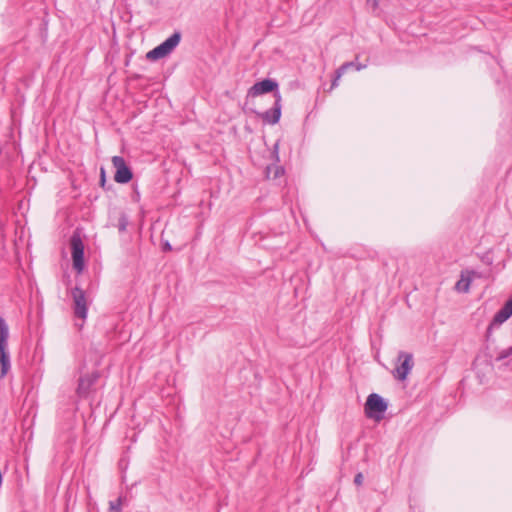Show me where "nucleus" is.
Wrapping results in <instances>:
<instances>
[{
    "label": "nucleus",
    "mask_w": 512,
    "mask_h": 512,
    "mask_svg": "<svg viewBox=\"0 0 512 512\" xmlns=\"http://www.w3.org/2000/svg\"><path fill=\"white\" fill-rule=\"evenodd\" d=\"M181 35L178 32L172 34L163 43L149 51L146 55L147 59L155 61L170 54L173 49L179 44Z\"/></svg>",
    "instance_id": "nucleus-1"
},
{
    "label": "nucleus",
    "mask_w": 512,
    "mask_h": 512,
    "mask_svg": "<svg viewBox=\"0 0 512 512\" xmlns=\"http://www.w3.org/2000/svg\"><path fill=\"white\" fill-rule=\"evenodd\" d=\"M386 409L387 403L378 394H371L368 397L365 404V412L369 418L380 421Z\"/></svg>",
    "instance_id": "nucleus-2"
},
{
    "label": "nucleus",
    "mask_w": 512,
    "mask_h": 512,
    "mask_svg": "<svg viewBox=\"0 0 512 512\" xmlns=\"http://www.w3.org/2000/svg\"><path fill=\"white\" fill-rule=\"evenodd\" d=\"M71 296L73 299V311L74 315L82 320H85L87 317V307L88 302L85 295V292L79 287H75L71 291Z\"/></svg>",
    "instance_id": "nucleus-3"
},
{
    "label": "nucleus",
    "mask_w": 512,
    "mask_h": 512,
    "mask_svg": "<svg viewBox=\"0 0 512 512\" xmlns=\"http://www.w3.org/2000/svg\"><path fill=\"white\" fill-rule=\"evenodd\" d=\"M112 164L115 168L114 180L117 183L125 184L128 183L132 177V171L126 164L125 160L121 156L112 157Z\"/></svg>",
    "instance_id": "nucleus-4"
},
{
    "label": "nucleus",
    "mask_w": 512,
    "mask_h": 512,
    "mask_svg": "<svg viewBox=\"0 0 512 512\" xmlns=\"http://www.w3.org/2000/svg\"><path fill=\"white\" fill-rule=\"evenodd\" d=\"M399 365L395 367L393 375L396 379L404 381L411 372L414 362L410 353L402 352L398 356Z\"/></svg>",
    "instance_id": "nucleus-5"
},
{
    "label": "nucleus",
    "mask_w": 512,
    "mask_h": 512,
    "mask_svg": "<svg viewBox=\"0 0 512 512\" xmlns=\"http://www.w3.org/2000/svg\"><path fill=\"white\" fill-rule=\"evenodd\" d=\"M73 267L78 272L84 268V245L78 236L71 238Z\"/></svg>",
    "instance_id": "nucleus-6"
},
{
    "label": "nucleus",
    "mask_w": 512,
    "mask_h": 512,
    "mask_svg": "<svg viewBox=\"0 0 512 512\" xmlns=\"http://www.w3.org/2000/svg\"><path fill=\"white\" fill-rule=\"evenodd\" d=\"M278 88V83L272 79H264L260 82L255 83L249 89V95L256 97L265 93L275 91Z\"/></svg>",
    "instance_id": "nucleus-7"
},
{
    "label": "nucleus",
    "mask_w": 512,
    "mask_h": 512,
    "mask_svg": "<svg viewBox=\"0 0 512 512\" xmlns=\"http://www.w3.org/2000/svg\"><path fill=\"white\" fill-rule=\"evenodd\" d=\"M275 97V103L274 107L262 114L263 120L268 122L269 124H276L278 123L280 117H281V95L279 92L274 93Z\"/></svg>",
    "instance_id": "nucleus-8"
},
{
    "label": "nucleus",
    "mask_w": 512,
    "mask_h": 512,
    "mask_svg": "<svg viewBox=\"0 0 512 512\" xmlns=\"http://www.w3.org/2000/svg\"><path fill=\"white\" fill-rule=\"evenodd\" d=\"M97 377H98V375L94 374V373L91 375L81 377L79 379V384H78V388H77L78 394L80 396H85L89 392L93 383L96 381Z\"/></svg>",
    "instance_id": "nucleus-9"
},
{
    "label": "nucleus",
    "mask_w": 512,
    "mask_h": 512,
    "mask_svg": "<svg viewBox=\"0 0 512 512\" xmlns=\"http://www.w3.org/2000/svg\"><path fill=\"white\" fill-rule=\"evenodd\" d=\"M512 315V298L494 316L495 323H503Z\"/></svg>",
    "instance_id": "nucleus-10"
},
{
    "label": "nucleus",
    "mask_w": 512,
    "mask_h": 512,
    "mask_svg": "<svg viewBox=\"0 0 512 512\" xmlns=\"http://www.w3.org/2000/svg\"><path fill=\"white\" fill-rule=\"evenodd\" d=\"M472 273L471 272H465L461 274L460 279L455 284V289L458 292H468L470 289V285L472 282Z\"/></svg>",
    "instance_id": "nucleus-11"
},
{
    "label": "nucleus",
    "mask_w": 512,
    "mask_h": 512,
    "mask_svg": "<svg viewBox=\"0 0 512 512\" xmlns=\"http://www.w3.org/2000/svg\"><path fill=\"white\" fill-rule=\"evenodd\" d=\"M1 376H5L10 369V359L7 348H0Z\"/></svg>",
    "instance_id": "nucleus-12"
},
{
    "label": "nucleus",
    "mask_w": 512,
    "mask_h": 512,
    "mask_svg": "<svg viewBox=\"0 0 512 512\" xmlns=\"http://www.w3.org/2000/svg\"><path fill=\"white\" fill-rule=\"evenodd\" d=\"M9 337V328L5 320L0 317V348H7V340Z\"/></svg>",
    "instance_id": "nucleus-13"
},
{
    "label": "nucleus",
    "mask_w": 512,
    "mask_h": 512,
    "mask_svg": "<svg viewBox=\"0 0 512 512\" xmlns=\"http://www.w3.org/2000/svg\"><path fill=\"white\" fill-rule=\"evenodd\" d=\"M352 66V63L350 62H347L345 64H343L335 73V77L334 79L332 80V84H331V87L330 89H333L335 87H337L338 85V81L339 79L341 78V76L345 73V71L350 67Z\"/></svg>",
    "instance_id": "nucleus-14"
},
{
    "label": "nucleus",
    "mask_w": 512,
    "mask_h": 512,
    "mask_svg": "<svg viewBox=\"0 0 512 512\" xmlns=\"http://www.w3.org/2000/svg\"><path fill=\"white\" fill-rule=\"evenodd\" d=\"M284 170L280 166H268L266 169L267 177L276 179L283 174Z\"/></svg>",
    "instance_id": "nucleus-15"
},
{
    "label": "nucleus",
    "mask_w": 512,
    "mask_h": 512,
    "mask_svg": "<svg viewBox=\"0 0 512 512\" xmlns=\"http://www.w3.org/2000/svg\"><path fill=\"white\" fill-rule=\"evenodd\" d=\"M122 497H119L115 501H110L109 512H121Z\"/></svg>",
    "instance_id": "nucleus-16"
},
{
    "label": "nucleus",
    "mask_w": 512,
    "mask_h": 512,
    "mask_svg": "<svg viewBox=\"0 0 512 512\" xmlns=\"http://www.w3.org/2000/svg\"><path fill=\"white\" fill-rule=\"evenodd\" d=\"M367 4L372 10H376L379 5V0H367Z\"/></svg>",
    "instance_id": "nucleus-17"
},
{
    "label": "nucleus",
    "mask_w": 512,
    "mask_h": 512,
    "mask_svg": "<svg viewBox=\"0 0 512 512\" xmlns=\"http://www.w3.org/2000/svg\"><path fill=\"white\" fill-rule=\"evenodd\" d=\"M362 480H363V476H362V474H358V475L356 476V478H355V482H356L357 484H361V483H362Z\"/></svg>",
    "instance_id": "nucleus-18"
},
{
    "label": "nucleus",
    "mask_w": 512,
    "mask_h": 512,
    "mask_svg": "<svg viewBox=\"0 0 512 512\" xmlns=\"http://www.w3.org/2000/svg\"><path fill=\"white\" fill-rule=\"evenodd\" d=\"M101 182L102 184L105 182V171L103 168L101 169Z\"/></svg>",
    "instance_id": "nucleus-19"
},
{
    "label": "nucleus",
    "mask_w": 512,
    "mask_h": 512,
    "mask_svg": "<svg viewBox=\"0 0 512 512\" xmlns=\"http://www.w3.org/2000/svg\"><path fill=\"white\" fill-rule=\"evenodd\" d=\"M125 228H126V223L125 222H121L120 226H119L120 231L125 230Z\"/></svg>",
    "instance_id": "nucleus-20"
},
{
    "label": "nucleus",
    "mask_w": 512,
    "mask_h": 512,
    "mask_svg": "<svg viewBox=\"0 0 512 512\" xmlns=\"http://www.w3.org/2000/svg\"><path fill=\"white\" fill-rule=\"evenodd\" d=\"M165 250H171V246L169 243H166L164 246Z\"/></svg>",
    "instance_id": "nucleus-21"
}]
</instances>
